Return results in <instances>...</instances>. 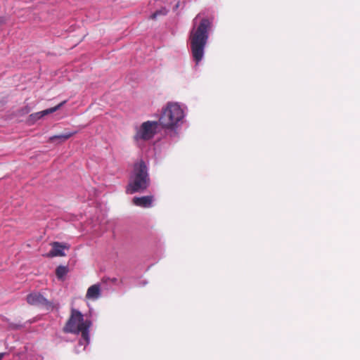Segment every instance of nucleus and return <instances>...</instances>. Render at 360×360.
I'll return each instance as SVG.
<instances>
[{"label":"nucleus","mask_w":360,"mask_h":360,"mask_svg":"<svg viewBox=\"0 0 360 360\" xmlns=\"http://www.w3.org/2000/svg\"><path fill=\"white\" fill-rule=\"evenodd\" d=\"M68 268L64 266H59L56 268V274L58 278H63L68 273Z\"/></svg>","instance_id":"obj_12"},{"label":"nucleus","mask_w":360,"mask_h":360,"mask_svg":"<svg viewBox=\"0 0 360 360\" xmlns=\"http://www.w3.org/2000/svg\"><path fill=\"white\" fill-rule=\"evenodd\" d=\"M4 355H5V353H0V360H1L3 359Z\"/></svg>","instance_id":"obj_15"},{"label":"nucleus","mask_w":360,"mask_h":360,"mask_svg":"<svg viewBox=\"0 0 360 360\" xmlns=\"http://www.w3.org/2000/svg\"><path fill=\"white\" fill-rule=\"evenodd\" d=\"M153 197L152 195H146L142 197H134L132 200V202L134 205L148 208L152 206Z\"/></svg>","instance_id":"obj_8"},{"label":"nucleus","mask_w":360,"mask_h":360,"mask_svg":"<svg viewBox=\"0 0 360 360\" xmlns=\"http://www.w3.org/2000/svg\"><path fill=\"white\" fill-rule=\"evenodd\" d=\"M193 20V27L189 33L190 48L193 60L198 65L203 58L205 48L209 38V31L212 22L207 18H202L200 24L195 26V20Z\"/></svg>","instance_id":"obj_1"},{"label":"nucleus","mask_w":360,"mask_h":360,"mask_svg":"<svg viewBox=\"0 0 360 360\" xmlns=\"http://www.w3.org/2000/svg\"><path fill=\"white\" fill-rule=\"evenodd\" d=\"M158 124V122L155 121L144 122L134 135V139L136 141L151 139L156 132Z\"/></svg>","instance_id":"obj_5"},{"label":"nucleus","mask_w":360,"mask_h":360,"mask_svg":"<svg viewBox=\"0 0 360 360\" xmlns=\"http://www.w3.org/2000/svg\"><path fill=\"white\" fill-rule=\"evenodd\" d=\"M66 102H67L66 101H63V102L60 103L58 105H57L53 108H50L49 109H46V110H42V111H40L38 112L33 113V114L30 115V117L32 120H39L45 115H47L49 114H51V113H53V112L57 111L62 106H63L66 103Z\"/></svg>","instance_id":"obj_7"},{"label":"nucleus","mask_w":360,"mask_h":360,"mask_svg":"<svg viewBox=\"0 0 360 360\" xmlns=\"http://www.w3.org/2000/svg\"><path fill=\"white\" fill-rule=\"evenodd\" d=\"M26 300L27 303L31 305L44 307L47 309L53 308L52 303L39 292H32L29 294L27 296Z\"/></svg>","instance_id":"obj_6"},{"label":"nucleus","mask_w":360,"mask_h":360,"mask_svg":"<svg viewBox=\"0 0 360 360\" xmlns=\"http://www.w3.org/2000/svg\"><path fill=\"white\" fill-rule=\"evenodd\" d=\"M65 247L59 242H53L52 243L51 250L46 255L48 257H54L58 256H65L63 250Z\"/></svg>","instance_id":"obj_9"},{"label":"nucleus","mask_w":360,"mask_h":360,"mask_svg":"<svg viewBox=\"0 0 360 360\" xmlns=\"http://www.w3.org/2000/svg\"><path fill=\"white\" fill-rule=\"evenodd\" d=\"M91 324L90 320L84 319V316L79 311L72 308L70 316L63 328V332L72 334L81 333L82 338L87 345L89 342V328Z\"/></svg>","instance_id":"obj_3"},{"label":"nucleus","mask_w":360,"mask_h":360,"mask_svg":"<svg viewBox=\"0 0 360 360\" xmlns=\"http://www.w3.org/2000/svg\"><path fill=\"white\" fill-rule=\"evenodd\" d=\"M168 13V11L165 8H162L160 10L156 11L155 13H153L150 18L152 20H155L158 16L160 15H166Z\"/></svg>","instance_id":"obj_13"},{"label":"nucleus","mask_w":360,"mask_h":360,"mask_svg":"<svg viewBox=\"0 0 360 360\" xmlns=\"http://www.w3.org/2000/svg\"><path fill=\"white\" fill-rule=\"evenodd\" d=\"M6 22V18L5 17H0V25H4Z\"/></svg>","instance_id":"obj_14"},{"label":"nucleus","mask_w":360,"mask_h":360,"mask_svg":"<svg viewBox=\"0 0 360 360\" xmlns=\"http://www.w3.org/2000/svg\"><path fill=\"white\" fill-rule=\"evenodd\" d=\"M184 116V111L179 105L169 103L162 110L158 122L163 128L173 129L182 120Z\"/></svg>","instance_id":"obj_4"},{"label":"nucleus","mask_w":360,"mask_h":360,"mask_svg":"<svg viewBox=\"0 0 360 360\" xmlns=\"http://www.w3.org/2000/svg\"><path fill=\"white\" fill-rule=\"evenodd\" d=\"M101 295L100 286L98 284L91 285L86 292V297L88 299L96 300Z\"/></svg>","instance_id":"obj_10"},{"label":"nucleus","mask_w":360,"mask_h":360,"mask_svg":"<svg viewBox=\"0 0 360 360\" xmlns=\"http://www.w3.org/2000/svg\"><path fill=\"white\" fill-rule=\"evenodd\" d=\"M76 133H77L76 131H73V132L62 134L60 135L52 136L49 139V141L53 143L55 141L58 140L60 142H64L66 140H68V139H70L72 136L75 134Z\"/></svg>","instance_id":"obj_11"},{"label":"nucleus","mask_w":360,"mask_h":360,"mask_svg":"<svg viewBox=\"0 0 360 360\" xmlns=\"http://www.w3.org/2000/svg\"><path fill=\"white\" fill-rule=\"evenodd\" d=\"M150 181L148 167L143 160H139L134 164L127 193L133 194L142 192L149 186Z\"/></svg>","instance_id":"obj_2"}]
</instances>
